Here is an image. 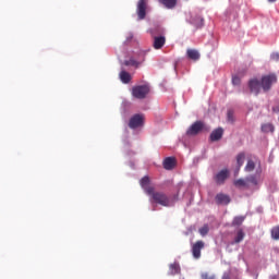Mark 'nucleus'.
I'll list each match as a JSON object with an SVG mask.
<instances>
[{
    "label": "nucleus",
    "instance_id": "nucleus-1",
    "mask_svg": "<svg viewBox=\"0 0 279 279\" xmlns=\"http://www.w3.org/2000/svg\"><path fill=\"white\" fill-rule=\"evenodd\" d=\"M151 197V202L154 204H158L159 206H163L165 208H171V206H175L177 196H169L165 192H156L148 194Z\"/></svg>",
    "mask_w": 279,
    "mask_h": 279
},
{
    "label": "nucleus",
    "instance_id": "nucleus-2",
    "mask_svg": "<svg viewBox=\"0 0 279 279\" xmlns=\"http://www.w3.org/2000/svg\"><path fill=\"white\" fill-rule=\"evenodd\" d=\"M199 132H210V126H206L202 121H196L187 129L186 134L187 136H197Z\"/></svg>",
    "mask_w": 279,
    "mask_h": 279
},
{
    "label": "nucleus",
    "instance_id": "nucleus-3",
    "mask_svg": "<svg viewBox=\"0 0 279 279\" xmlns=\"http://www.w3.org/2000/svg\"><path fill=\"white\" fill-rule=\"evenodd\" d=\"M149 85H136L132 87V96L135 99H145L149 95Z\"/></svg>",
    "mask_w": 279,
    "mask_h": 279
},
{
    "label": "nucleus",
    "instance_id": "nucleus-4",
    "mask_svg": "<svg viewBox=\"0 0 279 279\" xmlns=\"http://www.w3.org/2000/svg\"><path fill=\"white\" fill-rule=\"evenodd\" d=\"M276 82H278V76H276V74L264 75L260 80L262 90H264V93H269V90H271V86H274Z\"/></svg>",
    "mask_w": 279,
    "mask_h": 279
},
{
    "label": "nucleus",
    "instance_id": "nucleus-5",
    "mask_svg": "<svg viewBox=\"0 0 279 279\" xmlns=\"http://www.w3.org/2000/svg\"><path fill=\"white\" fill-rule=\"evenodd\" d=\"M147 8H149V0H138L136 4V14L138 21H145L147 16Z\"/></svg>",
    "mask_w": 279,
    "mask_h": 279
},
{
    "label": "nucleus",
    "instance_id": "nucleus-6",
    "mask_svg": "<svg viewBox=\"0 0 279 279\" xmlns=\"http://www.w3.org/2000/svg\"><path fill=\"white\" fill-rule=\"evenodd\" d=\"M143 123H145V116L136 113L130 119L129 128L136 130V128H143Z\"/></svg>",
    "mask_w": 279,
    "mask_h": 279
},
{
    "label": "nucleus",
    "instance_id": "nucleus-7",
    "mask_svg": "<svg viewBox=\"0 0 279 279\" xmlns=\"http://www.w3.org/2000/svg\"><path fill=\"white\" fill-rule=\"evenodd\" d=\"M204 247H206V244L202 240L196 241L192 245V256L196 258V260L202 258V251L204 250Z\"/></svg>",
    "mask_w": 279,
    "mask_h": 279
},
{
    "label": "nucleus",
    "instance_id": "nucleus-8",
    "mask_svg": "<svg viewBox=\"0 0 279 279\" xmlns=\"http://www.w3.org/2000/svg\"><path fill=\"white\" fill-rule=\"evenodd\" d=\"M143 62H145V51L138 53V60L131 58L130 60L124 61V64L125 66H135V69H138Z\"/></svg>",
    "mask_w": 279,
    "mask_h": 279
},
{
    "label": "nucleus",
    "instance_id": "nucleus-9",
    "mask_svg": "<svg viewBox=\"0 0 279 279\" xmlns=\"http://www.w3.org/2000/svg\"><path fill=\"white\" fill-rule=\"evenodd\" d=\"M230 178V170L229 169H222L217 174H215L214 180L216 184H226V181Z\"/></svg>",
    "mask_w": 279,
    "mask_h": 279
},
{
    "label": "nucleus",
    "instance_id": "nucleus-10",
    "mask_svg": "<svg viewBox=\"0 0 279 279\" xmlns=\"http://www.w3.org/2000/svg\"><path fill=\"white\" fill-rule=\"evenodd\" d=\"M248 88L251 93H254V95H259L260 94V88H263V85L258 78H253L248 81Z\"/></svg>",
    "mask_w": 279,
    "mask_h": 279
},
{
    "label": "nucleus",
    "instance_id": "nucleus-11",
    "mask_svg": "<svg viewBox=\"0 0 279 279\" xmlns=\"http://www.w3.org/2000/svg\"><path fill=\"white\" fill-rule=\"evenodd\" d=\"M189 23H191V25H194L196 29H202V26L204 25V17L197 14L191 15Z\"/></svg>",
    "mask_w": 279,
    "mask_h": 279
},
{
    "label": "nucleus",
    "instance_id": "nucleus-12",
    "mask_svg": "<svg viewBox=\"0 0 279 279\" xmlns=\"http://www.w3.org/2000/svg\"><path fill=\"white\" fill-rule=\"evenodd\" d=\"M149 182H150L149 177H144V178H142L141 181H140V184H141L142 189H143V190L145 191V193H147L148 195H149L150 193H154V191H155L154 186H149Z\"/></svg>",
    "mask_w": 279,
    "mask_h": 279
},
{
    "label": "nucleus",
    "instance_id": "nucleus-13",
    "mask_svg": "<svg viewBox=\"0 0 279 279\" xmlns=\"http://www.w3.org/2000/svg\"><path fill=\"white\" fill-rule=\"evenodd\" d=\"M216 204L222 205V206H228L230 204L231 199L230 196L223 193H219L215 197Z\"/></svg>",
    "mask_w": 279,
    "mask_h": 279
},
{
    "label": "nucleus",
    "instance_id": "nucleus-14",
    "mask_svg": "<svg viewBox=\"0 0 279 279\" xmlns=\"http://www.w3.org/2000/svg\"><path fill=\"white\" fill-rule=\"evenodd\" d=\"M222 137H223V129L222 128H218V129L214 130L209 136L211 143L221 141Z\"/></svg>",
    "mask_w": 279,
    "mask_h": 279
},
{
    "label": "nucleus",
    "instance_id": "nucleus-15",
    "mask_svg": "<svg viewBox=\"0 0 279 279\" xmlns=\"http://www.w3.org/2000/svg\"><path fill=\"white\" fill-rule=\"evenodd\" d=\"M166 43H167V38L165 36H156L154 37L153 47L154 49H161L165 47Z\"/></svg>",
    "mask_w": 279,
    "mask_h": 279
},
{
    "label": "nucleus",
    "instance_id": "nucleus-16",
    "mask_svg": "<svg viewBox=\"0 0 279 279\" xmlns=\"http://www.w3.org/2000/svg\"><path fill=\"white\" fill-rule=\"evenodd\" d=\"M181 271H182V268L180 267V263L174 262L169 265V271H168L169 276H178V274H181Z\"/></svg>",
    "mask_w": 279,
    "mask_h": 279
},
{
    "label": "nucleus",
    "instance_id": "nucleus-17",
    "mask_svg": "<svg viewBox=\"0 0 279 279\" xmlns=\"http://www.w3.org/2000/svg\"><path fill=\"white\" fill-rule=\"evenodd\" d=\"M158 2L167 10H175L178 5V0H158Z\"/></svg>",
    "mask_w": 279,
    "mask_h": 279
},
{
    "label": "nucleus",
    "instance_id": "nucleus-18",
    "mask_svg": "<svg viewBox=\"0 0 279 279\" xmlns=\"http://www.w3.org/2000/svg\"><path fill=\"white\" fill-rule=\"evenodd\" d=\"M174 167H175V158L167 157L163 160V169H166L167 171H171V169H173Z\"/></svg>",
    "mask_w": 279,
    "mask_h": 279
},
{
    "label": "nucleus",
    "instance_id": "nucleus-19",
    "mask_svg": "<svg viewBox=\"0 0 279 279\" xmlns=\"http://www.w3.org/2000/svg\"><path fill=\"white\" fill-rule=\"evenodd\" d=\"M245 239V231L243 229H239L235 233V236L233 239V242H231V245L239 244Z\"/></svg>",
    "mask_w": 279,
    "mask_h": 279
},
{
    "label": "nucleus",
    "instance_id": "nucleus-20",
    "mask_svg": "<svg viewBox=\"0 0 279 279\" xmlns=\"http://www.w3.org/2000/svg\"><path fill=\"white\" fill-rule=\"evenodd\" d=\"M120 80L122 84H130V82H132V75L130 74V72L123 70L120 72Z\"/></svg>",
    "mask_w": 279,
    "mask_h": 279
},
{
    "label": "nucleus",
    "instance_id": "nucleus-21",
    "mask_svg": "<svg viewBox=\"0 0 279 279\" xmlns=\"http://www.w3.org/2000/svg\"><path fill=\"white\" fill-rule=\"evenodd\" d=\"M186 56L190 60H199V51L195 49H187Z\"/></svg>",
    "mask_w": 279,
    "mask_h": 279
},
{
    "label": "nucleus",
    "instance_id": "nucleus-22",
    "mask_svg": "<svg viewBox=\"0 0 279 279\" xmlns=\"http://www.w3.org/2000/svg\"><path fill=\"white\" fill-rule=\"evenodd\" d=\"M244 162H245V154L244 153H240L236 156L238 171H239V169H241L243 167Z\"/></svg>",
    "mask_w": 279,
    "mask_h": 279
},
{
    "label": "nucleus",
    "instance_id": "nucleus-23",
    "mask_svg": "<svg viewBox=\"0 0 279 279\" xmlns=\"http://www.w3.org/2000/svg\"><path fill=\"white\" fill-rule=\"evenodd\" d=\"M245 221V217L243 216H236L233 221H232V226H242L243 222Z\"/></svg>",
    "mask_w": 279,
    "mask_h": 279
},
{
    "label": "nucleus",
    "instance_id": "nucleus-24",
    "mask_svg": "<svg viewBox=\"0 0 279 279\" xmlns=\"http://www.w3.org/2000/svg\"><path fill=\"white\" fill-rule=\"evenodd\" d=\"M262 132H265L266 134L269 132H274V124H271V123L263 124Z\"/></svg>",
    "mask_w": 279,
    "mask_h": 279
},
{
    "label": "nucleus",
    "instance_id": "nucleus-25",
    "mask_svg": "<svg viewBox=\"0 0 279 279\" xmlns=\"http://www.w3.org/2000/svg\"><path fill=\"white\" fill-rule=\"evenodd\" d=\"M271 238L275 241H279V226H276L271 229Z\"/></svg>",
    "mask_w": 279,
    "mask_h": 279
},
{
    "label": "nucleus",
    "instance_id": "nucleus-26",
    "mask_svg": "<svg viewBox=\"0 0 279 279\" xmlns=\"http://www.w3.org/2000/svg\"><path fill=\"white\" fill-rule=\"evenodd\" d=\"M233 184L236 186V189H241V186H247V183L243 179L235 180Z\"/></svg>",
    "mask_w": 279,
    "mask_h": 279
},
{
    "label": "nucleus",
    "instance_id": "nucleus-27",
    "mask_svg": "<svg viewBox=\"0 0 279 279\" xmlns=\"http://www.w3.org/2000/svg\"><path fill=\"white\" fill-rule=\"evenodd\" d=\"M256 168V163L254 161L248 160L246 166H245V171L251 172Z\"/></svg>",
    "mask_w": 279,
    "mask_h": 279
},
{
    "label": "nucleus",
    "instance_id": "nucleus-28",
    "mask_svg": "<svg viewBox=\"0 0 279 279\" xmlns=\"http://www.w3.org/2000/svg\"><path fill=\"white\" fill-rule=\"evenodd\" d=\"M199 234L202 236H206V234H208L209 232V228L208 225L203 226L199 230H198Z\"/></svg>",
    "mask_w": 279,
    "mask_h": 279
},
{
    "label": "nucleus",
    "instance_id": "nucleus-29",
    "mask_svg": "<svg viewBox=\"0 0 279 279\" xmlns=\"http://www.w3.org/2000/svg\"><path fill=\"white\" fill-rule=\"evenodd\" d=\"M232 84H233V86H241V77H239V76H233L232 77Z\"/></svg>",
    "mask_w": 279,
    "mask_h": 279
},
{
    "label": "nucleus",
    "instance_id": "nucleus-30",
    "mask_svg": "<svg viewBox=\"0 0 279 279\" xmlns=\"http://www.w3.org/2000/svg\"><path fill=\"white\" fill-rule=\"evenodd\" d=\"M202 279H216V278H215V275H210L208 272H203Z\"/></svg>",
    "mask_w": 279,
    "mask_h": 279
},
{
    "label": "nucleus",
    "instance_id": "nucleus-31",
    "mask_svg": "<svg viewBox=\"0 0 279 279\" xmlns=\"http://www.w3.org/2000/svg\"><path fill=\"white\" fill-rule=\"evenodd\" d=\"M246 180H247V182H251V184H258V181L256 180V177H250Z\"/></svg>",
    "mask_w": 279,
    "mask_h": 279
},
{
    "label": "nucleus",
    "instance_id": "nucleus-32",
    "mask_svg": "<svg viewBox=\"0 0 279 279\" xmlns=\"http://www.w3.org/2000/svg\"><path fill=\"white\" fill-rule=\"evenodd\" d=\"M227 117H228V121H232V117H233L232 110L228 111Z\"/></svg>",
    "mask_w": 279,
    "mask_h": 279
},
{
    "label": "nucleus",
    "instance_id": "nucleus-33",
    "mask_svg": "<svg viewBox=\"0 0 279 279\" xmlns=\"http://www.w3.org/2000/svg\"><path fill=\"white\" fill-rule=\"evenodd\" d=\"M271 58H272L274 60L278 61V60H279V53H272V54H271Z\"/></svg>",
    "mask_w": 279,
    "mask_h": 279
},
{
    "label": "nucleus",
    "instance_id": "nucleus-34",
    "mask_svg": "<svg viewBox=\"0 0 279 279\" xmlns=\"http://www.w3.org/2000/svg\"><path fill=\"white\" fill-rule=\"evenodd\" d=\"M222 279H231L229 272H225L222 275Z\"/></svg>",
    "mask_w": 279,
    "mask_h": 279
},
{
    "label": "nucleus",
    "instance_id": "nucleus-35",
    "mask_svg": "<svg viewBox=\"0 0 279 279\" xmlns=\"http://www.w3.org/2000/svg\"><path fill=\"white\" fill-rule=\"evenodd\" d=\"M278 0H268V3H276Z\"/></svg>",
    "mask_w": 279,
    "mask_h": 279
}]
</instances>
